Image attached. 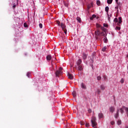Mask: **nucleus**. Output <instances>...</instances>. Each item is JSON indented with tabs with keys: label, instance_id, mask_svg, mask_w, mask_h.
<instances>
[{
	"label": "nucleus",
	"instance_id": "obj_41",
	"mask_svg": "<svg viewBox=\"0 0 128 128\" xmlns=\"http://www.w3.org/2000/svg\"><path fill=\"white\" fill-rule=\"evenodd\" d=\"M103 78L104 80H106V75L104 76Z\"/></svg>",
	"mask_w": 128,
	"mask_h": 128
},
{
	"label": "nucleus",
	"instance_id": "obj_43",
	"mask_svg": "<svg viewBox=\"0 0 128 128\" xmlns=\"http://www.w3.org/2000/svg\"><path fill=\"white\" fill-rule=\"evenodd\" d=\"M39 26L40 28H42V24H40Z\"/></svg>",
	"mask_w": 128,
	"mask_h": 128
},
{
	"label": "nucleus",
	"instance_id": "obj_50",
	"mask_svg": "<svg viewBox=\"0 0 128 128\" xmlns=\"http://www.w3.org/2000/svg\"><path fill=\"white\" fill-rule=\"evenodd\" d=\"M125 128H128V126H126L125 127Z\"/></svg>",
	"mask_w": 128,
	"mask_h": 128
},
{
	"label": "nucleus",
	"instance_id": "obj_12",
	"mask_svg": "<svg viewBox=\"0 0 128 128\" xmlns=\"http://www.w3.org/2000/svg\"><path fill=\"white\" fill-rule=\"evenodd\" d=\"M98 116L100 119L104 118V114L102 112L99 113Z\"/></svg>",
	"mask_w": 128,
	"mask_h": 128
},
{
	"label": "nucleus",
	"instance_id": "obj_48",
	"mask_svg": "<svg viewBox=\"0 0 128 128\" xmlns=\"http://www.w3.org/2000/svg\"><path fill=\"white\" fill-rule=\"evenodd\" d=\"M12 8H16V5H14L13 6H12Z\"/></svg>",
	"mask_w": 128,
	"mask_h": 128
},
{
	"label": "nucleus",
	"instance_id": "obj_6",
	"mask_svg": "<svg viewBox=\"0 0 128 128\" xmlns=\"http://www.w3.org/2000/svg\"><path fill=\"white\" fill-rule=\"evenodd\" d=\"M124 110H126V106H122V108H120V112L121 114H124Z\"/></svg>",
	"mask_w": 128,
	"mask_h": 128
},
{
	"label": "nucleus",
	"instance_id": "obj_28",
	"mask_svg": "<svg viewBox=\"0 0 128 128\" xmlns=\"http://www.w3.org/2000/svg\"><path fill=\"white\" fill-rule=\"evenodd\" d=\"M96 4L98 6H100V0H97Z\"/></svg>",
	"mask_w": 128,
	"mask_h": 128
},
{
	"label": "nucleus",
	"instance_id": "obj_42",
	"mask_svg": "<svg viewBox=\"0 0 128 128\" xmlns=\"http://www.w3.org/2000/svg\"><path fill=\"white\" fill-rule=\"evenodd\" d=\"M124 78H122L121 80H120L121 84H124Z\"/></svg>",
	"mask_w": 128,
	"mask_h": 128
},
{
	"label": "nucleus",
	"instance_id": "obj_9",
	"mask_svg": "<svg viewBox=\"0 0 128 128\" xmlns=\"http://www.w3.org/2000/svg\"><path fill=\"white\" fill-rule=\"evenodd\" d=\"M118 20H119L118 23V26H120V24L122 22V17H119Z\"/></svg>",
	"mask_w": 128,
	"mask_h": 128
},
{
	"label": "nucleus",
	"instance_id": "obj_53",
	"mask_svg": "<svg viewBox=\"0 0 128 128\" xmlns=\"http://www.w3.org/2000/svg\"><path fill=\"white\" fill-rule=\"evenodd\" d=\"M94 128H96L94 127Z\"/></svg>",
	"mask_w": 128,
	"mask_h": 128
},
{
	"label": "nucleus",
	"instance_id": "obj_21",
	"mask_svg": "<svg viewBox=\"0 0 128 128\" xmlns=\"http://www.w3.org/2000/svg\"><path fill=\"white\" fill-rule=\"evenodd\" d=\"M112 2V0H107V3L108 4H111Z\"/></svg>",
	"mask_w": 128,
	"mask_h": 128
},
{
	"label": "nucleus",
	"instance_id": "obj_8",
	"mask_svg": "<svg viewBox=\"0 0 128 128\" xmlns=\"http://www.w3.org/2000/svg\"><path fill=\"white\" fill-rule=\"evenodd\" d=\"M60 26L62 30H66V24L63 23H61Z\"/></svg>",
	"mask_w": 128,
	"mask_h": 128
},
{
	"label": "nucleus",
	"instance_id": "obj_10",
	"mask_svg": "<svg viewBox=\"0 0 128 128\" xmlns=\"http://www.w3.org/2000/svg\"><path fill=\"white\" fill-rule=\"evenodd\" d=\"M80 86L82 88H83L84 90H86V84H84L82 82Z\"/></svg>",
	"mask_w": 128,
	"mask_h": 128
},
{
	"label": "nucleus",
	"instance_id": "obj_51",
	"mask_svg": "<svg viewBox=\"0 0 128 128\" xmlns=\"http://www.w3.org/2000/svg\"><path fill=\"white\" fill-rule=\"evenodd\" d=\"M126 58H128V54L126 56Z\"/></svg>",
	"mask_w": 128,
	"mask_h": 128
},
{
	"label": "nucleus",
	"instance_id": "obj_46",
	"mask_svg": "<svg viewBox=\"0 0 128 128\" xmlns=\"http://www.w3.org/2000/svg\"><path fill=\"white\" fill-rule=\"evenodd\" d=\"M64 30V34H66V29H65V30Z\"/></svg>",
	"mask_w": 128,
	"mask_h": 128
},
{
	"label": "nucleus",
	"instance_id": "obj_20",
	"mask_svg": "<svg viewBox=\"0 0 128 128\" xmlns=\"http://www.w3.org/2000/svg\"><path fill=\"white\" fill-rule=\"evenodd\" d=\"M103 40L104 42H105L106 44H108V38H105L103 39Z\"/></svg>",
	"mask_w": 128,
	"mask_h": 128
},
{
	"label": "nucleus",
	"instance_id": "obj_38",
	"mask_svg": "<svg viewBox=\"0 0 128 128\" xmlns=\"http://www.w3.org/2000/svg\"><path fill=\"white\" fill-rule=\"evenodd\" d=\"M86 128H88V126H90V124L86 123Z\"/></svg>",
	"mask_w": 128,
	"mask_h": 128
},
{
	"label": "nucleus",
	"instance_id": "obj_39",
	"mask_svg": "<svg viewBox=\"0 0 128 128\" xmlns=\"http://www.w3.org/2000/svg\"><path fill=\"white\" fill-rule=\"evenodd\" d=\"M57 24H58V26H60V22L58 20L56 21Z\"/></svg>",
	"mask_w": 128,
	"mask_h": 128
},
{
	"label": "nucleus",
	"instance_id": "obj_33",
	"mask_svg": "<svg viewBox=\"0 0 128 128\" xmlns=\"http://www.w3.org/2000/svg\"><path fill=\"white\" fill-rule=\"evenodd\" d=\"M80 124L81 126H84V124H86V123H84V122L82 121L80 122Z\"/></svg>",
	"mask_w": 128,
	"mask_h": 128
},
{
	"label": "nucleus",
	"instance_id": "obj_15",
	"mask_svg": "<svg viewBox=\"0 0 128 128\" xmlns=\"http://www.w3.org/2000/svg\"><path fill=\"white\" fill-rule=\"evenodd\" d=\"M46 60H52V56L50 55L47 56Z\"/></svg>",
	"mask_w": 128,
	"mask_h": 128
},
{
	"label": "nucleus",
	"instance_id": "obj_27",
	"mask_svg": "<svg viewBox=\"0 0 128 128\" xmlns=\"http://www.w3.org/2000/svg\"><path fill=\"white\" fill-rule=\"evenodd\" d=\"M64 5L65 6H66V7L68 6V3L64 2Z\"/></svg>",
	"mask_w": 128,
	"mask_h": 128
},
{
	"label": "nucleus",
	"instance_id": "obj_26",
	"mask_svg": "<svg viewBox=\"0 0 128 128\" xmlns=\"http://www.w3.org/2000/svg\"><path fill=\"white\" fill-rule=\"evenodd\" d=\"M106 50V46H104L103 48H102V52H105Z\"/></svg>",
	"mask_w": 128,
	"mask_h": 128
},
{
	"label": "nucleus",
	"instance_id": "obj_32",
	"mask_svg": "<svg viewBox=\"0 0 128 128\" xmlns=\"http://www.w3.org/2000/svg\"><path fill=\"white\" fill-rule=\"evenodd\" d=\"M115 30H120V27L116 26Z\"/></svg>",
	"mask_w": 128,
	"mask_h": 128
},
{
	"label": "nucleus",
	"instance_id": "obj_34",
	"mask_svg": "<svg viewBox=\"0 0 128 128\" xmlns=\"http://www.w3.org/2000/svg\"><path fill=\"white\" fill-rule=\"evenodd\" d=\"M100 92H101V91L100 90V89H98L97 90V94H100Z\"/></svg>",
	"mask_w": 128,
	"mask_h": 128
},
{
	"label": "nucleus",
	"instance_id": "obj_4",
	"mask_svg": "<svg viewBox=\"0 0 128 128\" xmlns=\"http://www.w3.org/2000/svg\"><path fill=\"white\" fill-rule=\"evenodd\" d=\"M68 76L70 80H74V76H72L70 73H68Z\"/></svg>",
	"mask_w": 128,
	"mask_h": 128
},
{
	"label": "nucleus",
	"instance_id": "obj_11",
	"mask_svg": "<svg viewBox=\"0 0 128 128\" xmlns=\"http://www.w3.org/2000/svg\"><path fill=\"white\" fill-rule=\"evenodd\" d=\"M110 112H114V106H111L110 108Z\"/></svg>",
	"mask_w": 128,
	"mask_h": 128
},
{
	"label": "nucleus",
	"instance_id": "obj_18",
	"mask_svg": "<svg viewBox=\"0 0 128 128\" xmlns=\"http://www.w3.org/2000/svg\"><path fill=\"white\" fill-rule=\"evenodd\" d=\"M110 10V8H108V6H106V8H105V10H106V12L107 13V14H108V10Z\"/></svg>",
	"mask_w": 128,
	"mask_h": 128
},
{
	"label": "nucleus",
	"instance_id": "obj_30",
	"mask_svg": "<svg viewBox=\"0 0 128 128\" xmlns=\"http://www.w3.org/2000/svg\"><path fill=\"white\" fill-rule=\"evenodd\" d=\"M104 28H108V24H106V23H104Z\"/></svg>",
	"mask_w": 128,
	"mask_h": 128
},
{
	"label": "nucleus",
	"instance_id": "obj_45",
	"mask_svg": "<svg viewBox=\"0 0 128 128\" xmlns=\"http://www.w3.org/2000/svg\"><path fill=\"white\" fill-rule=\"evenodd\" d=\"M111 124H112V126H114V122L112 121V122H111Z\"/></svg>",
	"mask_w": 128,
	"mask_h": 128
},
{
	"label": "nucleus",
	"instance_id": "obj_13",
	"mask_svg": "<svg viewBox=\"0 0 128 128\" xmlns=\"http://www.w3.org/2000/svg\"><path fill=\"white\" fill-rule=\"evenodd\" d=\"M77 64V66H80V64H82V60L81 59H79L76 62Z\"/></svg>",
	"mask_w": 128,
	"mask_h": 128
},
{
	"label": "nucleus",
	"instance_id": "obj_16",
	"mask_svg": "<svg viewBox=\"0 0 128 128\" xmlns=\"http://www.w3.org/2000/svg\"><path fill=\"white\" fill-rule=\"evenodd\" d=\"M72 94L74 98H76V91H74L72 92Z\"/></svg>",
	"mask_w": 128,
	"mask_h": 128
},
{
	"label": "nucleus",
	"instance_id": "obj_14",
	"mask_svg": "<svg viewBox=\"0 0 128 128\" xmlns=\"http://www.w3.org/2000/svg\"><path fill=\"white\" fill-rule=\"evenodd\" d=\"M100 88L102 90H106V86H104V84L100 85Z\"/></svg>",
	"mask_w": 128,
	"mask_h": 128
},
{
	"label": "nucleus",
	"instance_id": "obj_2",
	"mask_svg": "<svg viewBox=\"0 0 128 128\" xmlns=\"http://www.w3.org/2000/svg\"><path fill=\"white\" fill-rule=\"evenodd\" d=\"M94 34L96 40H98V36H100V29L97 28L95 31Z\"/></svg>",
	"mask_w": 128,
	"mask_h": 128
},
{
	"label": "nucleus",
	"instance_id": "obj_5",
	"mask_svg": "<svg viewBox=\"0 0 128 128\" xmlns=\"http://www.w3.org/2000/svg\"><path fill=\"white\" fill-rule=\"evenodd\" d=\"M78 70L82 72V70H84V68L82 67V65H79L78 66Z\"/></svg>",
	"mask_w": 128,
	"mask_h": 128
},
{
	"label": "nucleus",
	"instance_id": "obj_23",
	"mask_svg": "<svg viewBox=\"0 0 128 128\" xmlns=\"http://www.w3.org/2000/svg\"><path fill=\"white\" fill-rule=\"evenodd\" d=\"M96 27L97 28H102V26L98 24H96Z\"/></svg>",
	"mask_w": 128,
	"mask_h": 128
},
{
	"label": "nucleus",
	"instance_id": "obj_35",
	"mask_svg": "<svg viewBox=\"0 0 128 128\" xmlns=\"http://www.w3.org/2000/svg\"><path fill=\"white\" fill-rule=\"evenodd\" d=\"M97 80H102V77H100V76H98L97 77Z\"/></svg>",
	"mask_w": 128,
	"mask_h": 128
},
{
	"label": "nucleus",
	"instance_id": "obj_44",
	"mask_svg": "<svg viewBox=\"0 0 128 128\" xmlns=\"http://www.w3.org/2000/svg\"><path fill=\"white\" fill-rule=\"evenodd\" d=\"M100 35L104 36V32H100Z\"/></svg>",
	"mask_w": 128,
	"mask_h": 128
},
{
	"label": "nucleus",
	"instance_id": "obj_1",
	"mask_svg": "<svg viewBox=\"0 0 128 128\" xmlns=\"http://www.w3.org/2000/svg\"><path fill=\"white\" fill-rule=\"evenodd\" d=\"M56 76H60L62 74V68L60 67L58 70H57L56 72Z\"/></svg>",
	"mask_w": 128,
	"mask_h": 128
},
{
	"label": "nucleus",
	"instance_id": "obj_37",
	"mask_svg": "<svg viewBox=\"0 0 128 128\" xmlns=\"http://www.w3.org/2000/svg\"><path fill=\"white\" fill-rule=\"evenodd\" d=\"M30 72H27L26 76H27L28 78H30Z\"/></svg>",
	"mask_w": 128,
	"mask_h": 128
},
{
	"label": "nucleus",
	"instance_id": "obj_25",
	"mask_svg": "<svg viewBox=\"0 0 128 128\" xmlns=\"http://www.w3.org/2000/svg\"><path fill=\"white\" fill-rule=\"evenodd\" d=\"M125 112L126 113L127 116H128V108L125 106Z\"/></svg>",
	"mask_w": 128,
	"mask_h": 128
},
{
	"label": "nucleus",
	"instance_id": "obj_17",
	"mask_svg": "<svg viewBox=\"0 0 128 128\" xmlns=\"http://www.w3.org/2000/svg\"><path fill=\"white\" fill-rule=\"evenodd\" d=\"M96 18V14H93L92 16L90 18V20H94V18Z\"/></svg>",
	"mask_w": 128,
	"mask_h": 128
},
{
	"label": "nucleus",
	"instance_id": "obj_7",
	"mask_svg": "<svg viewBox=\"0 0 128 128\" xmlns=\"http://www.w3.org/2000/svg\"><path fill=\"white\" fill-rule=\"evenodd\" d=\"M118 112H120V109H118L117 110L116 113L114 115L115 118H118V114H119Z\"/></svg>",
	"mask_w": 128,
	"mask_h": 128
},
{
	"label": "nucleus",
	"instance_id": "obj_24",
	"mask_svg": "<svg viewBox=\"0 0 128 128\" xmlns=\"http://www.w3.org/2000/svg\"><path fill=\"white\" fill-rule=\"evenodd\" d=\"M117 124L118 126H120V124H122V120H118L117 122Z\"/></svg>",
	"mask_w": 128,
	"mask_h": 128
},
{
	"label": "nucleus",
	"instance_id": "obj_36",
	"mask_svg": "<svg viewBox=\"0 0 128 128\" xmlns=\"http://www.w3.org/2000/svg\"><path fill=\"white\" fill-rule=\"evenodd\" d=\"M24 28H28V24L26 22H24Z\"/></svg>",
	"mask_w": 128,
	"mask_h": 128
},
{
	"label": "nucleus",
	"instance_id": "obj_49",
	"mask_svg": "<svg viewBox=\"0 0 128 128\" xmlns=\"http://www.w3.org/2000/svg\"><path fill=\"white\" fill-rule=\"evenodd\" d=\"M88 112H91V110H88Z\"/></svg>",
	"mask_w": 128,
	"mask_h": 128
},
{
	"label": "nucleus",
	"instance_id": "obj_54",
	"mask_svg": "<svg viewBox=\"0 0 128 128\" xmlns=\"http://www.w3.org/2000/svg\"><path fill=\"white\" fill-rule=\"evenodd\" d=\"M110 16H112V14H111V15H110Z\"/></svg>",
	"mask_w": 128,
	"mask_h": 128
},
{
	"label": "nucleus",
	"instance_id": "obj_52",
	"mask_svg": "<svg viewBox=\"0 0 128 128\" xmlns=\"http://www.w3.org/2000/svg\"><path fill=\"white\" fill-rule=\"evenodd\" d=\"M17 2H18V0H17Z\"/></svg>",
	"mask_w": 128,
	"mask_h": 128
},
{
	"label": "nucleus",
	"instance_id": "obj_22",
	"mask_svg": "<svg viewBox=\"0 0 128 128\" xmlns=\"http://www.w3.org/2000/svg\"><path fill=\"white\" fill-rule=\"evenodd\" d=\"M88 57V56L86 54H83V58L84 60H86V58Z\"/></svg>",
	"mask_w": 128,
	"mask_h": 128
},
{
	"label": "nucleus",
	"instance_id": "obj_40",
	"mask_svg": "<svg viewBox=\"0 0 128 128\" xmlns=\"http://www.w3.org/2000/svg\"><path fill=\"white\" fill-rule=\"evenodd\" d=\"M100 28H101V30H105L106 28H104V26H101Z\"/></svg>",
	"mask_w": 128,
	"mask_h": 128
},
{
	"label": "nucleus",
	"instance_id": "obj_47",
	"mask_svg": "<svg viewBox=\"0 0 128 128\" xmlns=\"http://www.w3.org/2000/svg\"><path fill=\"white\" fill-rule=\"evenodd\" d=\"M116 0V2H117V4H118V5H120V2H118V0Z\"/></svg>",
	"mask_w": 128,
	"mask_h": 128
},
{
	"label": "nucleus",
	"instance_id": "obj_29",
	"mask_svg": "<svg viewBox=\"0 0 128 128\" xmlns=\"http://www.w3.org/2000/svg\"><path fill=\"white\" fill-rule=\"evenodd\" d=\"M107 15H108V21L110 22V16H111L108 14V13H107Z\"/></svg>",
	"mask_w": 128,
	"mask_h": 128
},
{
	"label": "nucleus",
	"instance_id": "obj_31",
	"mask_svg": "<svg viewBox=\"0 0 128 128\" xmlns=\"http://www.w3.org/2000/svg\"><path fill=\"white\" fill-rule=\"evenodd\" d=\"M114 22H118V18H115L114 20Z\"/></svg>",
	"mask_w": 128,
	"mask_h": 128
},
{
	"label": "nucleus",
	"instance_id": "obj_3",
	"mask_svg": "<svg viewBox=\"0 0 128 128\" xmlns=\"http://www.w3.org/2000/svg\"><path fill=\"white\" fill-rule=\"evenodd\" d=\"M91 122L92 128H94V126L98 124V123H96V119L95 117H93L92 118Z\"/></svg>",
	"mask_w": 128,
	"mask_h": 128
},
{
	"label": "nucleus",
	"instance_id": "obj_19",
	"mask_svg": "<svg viewBox=\"0 0 128 128\" xmlns=\"http://www.w3.org/2000/svg\"><path fill=\"white\" fill-rule=\"evenodd\" d=\"M76 20H78V22L80 23L82 22V19L80 17L76 18Z\"/></svg>",
	"mask_w": 128,
	"mask_h": 128
}]
</instances>
